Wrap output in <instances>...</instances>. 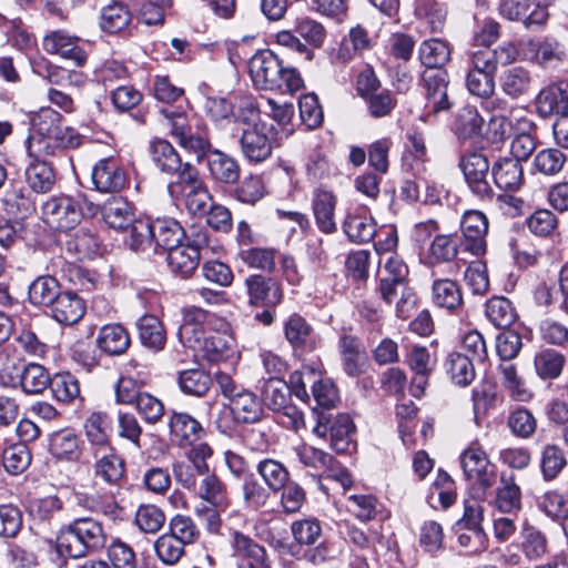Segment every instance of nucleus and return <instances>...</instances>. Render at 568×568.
<instances>
[{
	"label": "nucleus",
	"instance_id": "obj_35",
	"mask_svg": "<svg viewBox=\"0 0 568 568\" xmlns=\"http://www.w3.org/2000/svg\"><path fill=\"white\" fill-rule=\"evenodd\" d=\"M97 344L108 355H121L130 346V336L122 325L108 324L100 328Z\"/></svg>",
	"mask_w": 568,
	"mask_h": 568
},
{
	"label": "nucleus",
	"instance_id": "obj_5",
	"mask_svg": "<svg viewBox=\"0 0 568 568\" xmlns=\"http://www.w3.org/2000/svg\"><path fill=\"white\" fill-rule=\"evenodd\" d=\"M215 382L221 394L229 399V405L235 413L239 423L253 424L262 418V403L253 392L237 384L231 375L224 372L215 373Z\"/></svg>",
	"mask_w": 568,
	"mask_h": 568
},
{
	"label": "nucleus",
	"instance_id": "obj_31",
	"mask_svg": "<svg viewBox=\"0 0 568 568\" xmlns=\"http://www.w3.org/2000/svg\"><path fill=\"white\" fill-rule=\"evenodd\" d=\"M491 174L497 187L504 191L515 192L524 182L523 166L511 158L498 160L491 169Z\"/></svg>",
	"mask_w": 568,
	"mask_h": 568
},
{
	"label": "nucleus",
	"instance_id": "obj_29",
	"mask_svg": "<svg viewBox=\"0 0 568 568\" xmlns=\"http://www.w3.org/2000/svg\"><path fill=\"white\" fill-rule=\"evenodd\" d=\"M53 318L65 325L78 323L85 313L83 300L73 292H61L51 306Z\"/></svg>",
	"mask_w": 568,
	"mask_h": 568
},
{
	"label": "nucleus",
	"instance_id": "obj_3",
	"mask_svg": "<svg viewBox=\"0 0 568 568\" xmlns=\"http://www.w3.org/2000/svg\"><path fill=\"white\" fill-rule=\"evenodd\" d=\"M98 206L83 195L59 194L50 196L41 206L42 221L55 231L74 229L85 214L94 215Z\"/></svg>",
	"mask_w": 568,
	"mask_h": 568
},
{
	"label": "nucleus",
	"instance_id": "obj_11",
	"mask_svg": "<svg viewBox=\"0 0 568 568\" xmlns=\"http://www.w3.org/2000/svg\"><path fill=\"white\" fill-rule=\"evenodd\" d=\"M554 0H500L499 13L510 21H523L526 28L544 26L549 17L548 6Z\"/></svg>",
	"mask_w": 568,
	"mask_h": 568
},
{
	"label": "nucleus",
	"instance_id": "obj_2",
	"mask_svg": "<svg viewBox=\"0 0 568 568\" xmlns=\"http://www.w3.org/2000/svg\"><path fill=\"white\" fill-rule=\"evenodd\" d=\"M108 535L103 524L92 517H79L68 524L57 537V549L70 558H83L103 549Z\"/></svg>",
	"mask_w": 568,
	"mask_h": 568
},
{
	"label": "nucleus",
	"instance_id": "obj_46",
	"mask_svg": "<svg viewBox=\"0 0 568 568\" xmlns=\"http://www.w3.org/2000/svg\"><path fill=\"white\" fill-rule=\"evenodd\" d=\"M60 284L53 276H39L29 286V300L34 305L52 306L59 297Z\"/></svg>",
	"mask_w": 568,
	"mask_h": 568
},
{
	"label": "nucleus",
	"instance_id": "obj_58",
	"mask_svg": "<svg viewBox=\"0 0 568 568\" xmlns=\"http://www.w3.org/2000/svg\"><path fill=\"white\" fill-rule=\"evenodd\" d=\"M262 397L271 410H281L290 400V387L284 381L270 377L263 385Z\"/></svg>",
	"mask_w": 568,
	"mask_h": 568
},
{
	"label": "nucleus",
	"instance_id": "obj_40",
	"mask_svg": "<svg viewBox=\"0 0 568 568\" xmlns=\"http://www.w3.org/2000/svg\"><path fill=\"white\" fill-rule=\"evenodd\" d=\"M139 337L143 346L159 352L164 348L166 343V333L163 324L156 316L144 315L138 323Z\"/></svg>",
	"mask_w": 568,
	"mask_h": 568
},
{
	"label": "nucleus",
	"instance_id": "obj_13",
	"mask_svg": "<svg viewBox=\"0 0 568 568\" xmlns=\"http://www.w3.org/2000/svg\"><path fill=\"white\" fill-rule=\"evenodd\" d=\"M465 181L470 191L480 199H490L493 189L488 182V159L478 152L465 154L459 161Z\"/></svg>",
	"mask_w": 568,
	"mask_h": 568
},
{
	"label": "nucleus",
	"instance_id": "obj_34",
	"mask_svg": "<svg viewBox=\"0 0 568 568\" xmlns=\"http://www.w3.org/2000/svg\"><path fill=\"white\" fill-rule=\"evenodd\" d=\"M240 141L242 152L250 161L262 162L271 155L270 140L260 126L242 129Z\"/></svg>",
	"mask_w": 568,
	"mask_h": 568
},
{
	"label": "nucleus",
	"instance_id": "obj_17",
	"mask_svg": "<svg viewBox=\"0 0 568 568\" xmlns=\"http://www.w3.org/2000/svg\"><path fill=\"white\" fill-rule=\"evenodd\" d=\"M464 235L465 250L474 255H483L486 252V235L488 220L479 211H467L460 221Z\"/></svg>",
	"mask_w": 568,
	"mask_h": 568
},
{
	"label": "nucleus",
	"instance_id": "obj_47",
	"mask_svg": "<svg viewBox=\"0 0 568 568\" xmlns=\"http://www.w3.org/2000/svg\"><path fill=\"white\" fill-rule=\"evenodd\" d=\"M485 314L488 321L499 328H508L517 318L513 303L503 296L491 297L486 303Z\"/></svg>",
	"mask_w": 568,
	"mask_h": 568
},
{
	"label": "nucleus",
	"instance_id": "obj_33",
	"mask_svg": "<svg viewBox=\"0 0 568 568\" xmlns=\"http://www.w3.org/2000/svg\"><path fill=\"white\" fill-rule=\"evenodd\" d=\"M500 90L510 99H518L529 93L532 84L530 71L524 67H510L498 79Z\"/></svg>",
	"mask_w": 568,
	"mask_h": 568
},
{
	"label": "nucleus",
	"instance_id": "obj_1",
	"mask_svg": "<svg viewBox=\"0 0 568 568\" xmlns=\"http://www.w3.org/2000/svg\"><path fill=\"white\" fill-rule=\"evenodd\" d=\"M250 75L257 89L293 94L303 88V79L295 68H284L270 50L254 54L250 60Z\"/></svg>",
	"mask_w": 568,
	"mask_h": 568
},
{
	"label": "nucleus",
	"instance_id": "obj_63",
	"mask_svg": "<svg viewBox=\"0 0 568 568\" xmlns=\"http://www.w3.org/2000/svg\"><path fill=\"white\" fill-rule=\"evenodd\" d=\"M566 465L564 450L558 445L548 444L544 447L540 467L546 480L555 479Z\"/></svg>",
	"mask_w": 568,
	"mask_h": 568
},
{
	"label": "nucleus",
	"instance_id": "obj_30",
	"mask_svg": "<svg viewBox=\"0 0 568 568\" xmlns=\"http://www.w3.org/2000/svg\"><path fill=\"white\" fill-rule=\"evenodd\" d=\"M24 180L32 192L44 194L53 190L57 176L50 163L33 158L24 170Z\"/></svg>",
	"mask_w": 568,
	"mask_h": 568
},
{
	"label": "nucleus",
	"instance_id": "obj_6",
	"mask_svg": "<svg viewBox=\"0 0 568 568\" xmlns=\"http://www.w3.org/2000/svg\"><path fill=\"white\" fill-rule=\"evenodd\" d=\"M459 459L465 477L473 481L476 488L489 490L495 485L497 468L478 439L468 444Z\"/></svg>",
	"mask_w": 568,
	"mask_h": 568
},
{
	"label": "nucleus",
	"instance_id": "obj_48",
	"mask_svg": "<svg viewBox=\"0 0 568 568\" xmlns=\"http://www.w3.org/2000/svg\"><path fill=\"white\" fill-rule=\"evenodd\" d=\"M445 366L447 374L456 385L466 386L475 378L473 359L468 355L453 352L447 356Z\"/></svg>",
	"mask_w": 568,
	"mask_h": 568
},
{
	"label": "nucleus",
	"instance_id": "obj_8",
	"mask_svg": "<svg viewBox=\"0 0 568 568\" xmlns=\"http://www.w3.org/2000/svg\"><path fill=\"white\" fill-rule=\"evenodd\" d=\"M189 348L201 353L207 361L220 363L235 357V341L229 333V324L216 320V326L199 338L197 344Z\"/></svg>",
	"mask_w": 568,
	"mask_h": 568
},
{
	"label": "nucleus",
	"instance_id": "obj_27",
	"mask_svg": "<svg viewBox=\"0 0 568 568\" xmlns=\"http://www.w3.org/2000/svg\"><path fill=\"white\" fill-rule=\"evenodd\" d=\"M210 176L217 183L233 184L240 178V165L231 155L214 149L207 154Z\"/></svg>",
	"mask_w": 568,
	"mask_h": 568
},
{
	"label": "nucleus",
	"instance_id": "obj_24",
	"mask_svg": "<svg viewBox=\"0 0 568 568\" xmlns=\"http://www.w3.org/2000/svg\"><path fill=\"white\" fill-rule=\"evenodd\" d=\"M529 45L535 51L530 58L531 62L544 69L558 68L567 59L565 44L552 37H546L539 42L530 41Z\"/></svg>",
	"mask_w": 568,
	"mask_h": 568
},
{
	"label": "nucleus",
	"instance_id": "obj_18",
	"mask_svg": "<svg viewBox=\"0 0 568 568\" xmlns=\"http://www.w3.org/2000/svg\"><path fill=\"white\" fill-rule=\"evenodd\" d=\"M535 106L544 119L568 113V82L559 81L540 90L535 99Z\"/></svg>",
	"mask_w": 568,
	"mask_h": 568
},
{
	"label": "nucleus",
	"instance_id": "obj_45",
	"mask_svg": "<svg viewBox=\"0 0 568 568\" xmlns=\"http://www.w3.org/2000/svg\"><path fill=\"white\" fill-rule=\"evenodd\" d=\"M196 496L213 506H229L226 487L215 474H206L193 490Z\"/></svg>",
	"mask_w": 568,
	"mask_h": 568
},
{
	"label": "nucleus",
	"instance_id": "obj_7",
	"mask_svg": "<svg viewBox=\"0 0 568 568\" xmlns=\"http://www.w3.org/2000/svg\"><path fill=\"white\" fill-rule=\"evenodd\" d=\"M313 371L295 372L291 375L292 392L302 400H308L307 385H311L312 395L320 407L333 408L338 402V392L334 383L327 377L315 378Z\"/></svg>",
	"mask_w": 568,
	"mask_h": 568
},
{
	"label": "nucleus",
	"instance_id": "obj_38",
	"mask_svg": "<svg viewBox=\"0 0 568 568\" xmlns=\"http://www.w3.org/2000/svg\"><path fill=\"white\" fill-rule=\"evenodd\" d=\"M498 374L503 387L514 400L528 402L531 399L532 393L513 363H501L498 366Z\"/></svg>",
	"mask_w": 568,
	"mask_h": 568
},
{
	"label": "nucleus",
	"instance_id": "obj_55",
	"mask_svg": "<svg viewBox=\"0 0 568 568\" xmlns=\"http://www.w3.org/2000/svg\"><path fill=\"white\" fill-rule=\"evenodd\" d=\"M130 235L126 240L128 245L135 252H144L149 248L154 250L153 221L134 220L129 226Z\"/></svg>",
	"mask_w": 568,
	"mask_h": 568
},
{
	"label": "nucleus",
	"instance_id": "obj_51",
	"mask_svg": "<svg viewBox=\"0 0 568 568\" xmlns=\"http://www.w3.org/2000/svg\"><path fill=\"white\" fill-rule=\"evenodd\" d=\"M495 504L501 513H513L520 509L521 493L513 475L508 477L501 476Z\"/></svg>",
	"mask_w": 568,
	"mask_h": 568
},
{
	"label": "nucleus",
	"instance_id": "obj_10",
	"mask_svg": "<svg viewBox=\"0 0 568 568\" xmlns=\"http://www.w3.org/2000/svg\"><path fill=\"white\" fill-rule=\"evenodd\" d=\"M422 81L426 100L422 120L428 121L430 115L450 108L447 94L449 78L445 69L425 70L422 73Z\"/></svg>",
	"mask_w": 568,
	"mask_h": 568
},
{
	"label": "nucleus",
	"instance_id": "obj_56",
	"mask_svg": "<svg viewBox=\"0 0 568 568\" xmlns=\"http://www.w3.org/2000/svg\"><path fill=\"white\" fill-rule=\"evenodd\" d=\"M168 534L183 545H193L200 538L201 531L195 521L186 515H174L168 525Z\"/></svg>",
	"mask_w": 568,
	"mask_h": 568
},
{
	"label": "nucleus",
	"instance_id": "obj_61",
	"mask_svg": "<svg viewBox=\"0 0 568 568\" xmlns=\"http://www.w3.org/2000/svg\"><path fill=\"white\" fill-rule=\"evenodd\" d=\"M185 545L164 532L154 542V550L159 560L164 565H175L185 554Z\"/></svg>",
	"mask_w": 568,
	"mask_h": 568
},
{
	"label": "nucleus",
	"instance_id": "obj_43",
	"mask_svg": "<svg viewBox=\"0 0 568 568\" xmlns=\"http://www.w3.org/2000/svg\"><path fill=\"white\" fill-rule=\"evenodd\" d=\"M152 159L155 165L164 173L181 174L184 164L175 149L165 140L152 143Z\"/></svg>",
	"mask_w": 568,
	"mask_h": 568
},
{
	"label": "nucleus",
	"instance_id": "obj_37",
	"mask_svg": "<svg viewBox=\"0 0 568 568\" xmlns=\"http://www.w3.org/2000/svg\"><path fill=\"white\" fill-rule=\"evenodd\" d=\"M153 232L155 233L154 251H156L158 247L169 251L181 244L183 237H187L180 223L170 217H158L153 220Z\"/></svg>",
	"mask_w": 568,
	"mask_h": 568
},
{
	"label": "nucleus",
	"instance_id": "obj_12",
	"mask_svg": "<svg viewBox=\"0 0 568 568\" xmlns=\"http://www.w3.org/2000/svg\"><path fill=\"white\" fill-rule=\"evenodd\" d=\"M355 426L352 418L347 414H337L332 417L321 413L317 415V423L313 428V433L318 437L331 436V447L336 453H346L352 445V436Z\"/></svg>",
	"mask_w": 568,
	"mask_h": 568
},
{
	"label": "nucleus",
	"instance_id": "obj_19",
	"mask_svg": "<svg viewBox=\"0 0 568 568\" xmlns=\"http://www.w3.org/2000/svg\"><path fill=\"white\" fill-rule=\"evenodd\" d=\"M94 476L109 485H118L125 474V463L112 447L92 452Z\"/></svg>",
	"mask_w": 568,
	"mask_h": 568
},
{
	"label": "nucleus",
	"instance_id": "obj_14",
	"mask_svg": "<svg viewBox=\"0 0 568 568\" xmlns=\"http://www.w3.org/2000/svg\"><path fill=\"white\" fill-rule=\"evenodd\" d=\"M216 320L212 314L200 307L184 308L183 321L178 331L180 342L187 348L192 344H197L200 337L216 326Z\"/></svg>",
	"mask_w": 568,
	"mask_h": 568
},
{
	"label": "nucleus",
	"instance_id": "obj_23",
	"mask_svg": "<svg viewBox=\"0 0 568 568\" xmlns=\"http://www.w3.org/2000/svg\"><path fill=\"white\" fill-rule=\"evenodd\" d=\"M343 230L349 241L357 244L368 243L377 234L374 219L362 209L348 212L343 223Z\"/></svg>",
	"mask_w": 568,
	"mask_h": 568
},
{
	"label": "nucleus",
	"instance_id": "obj_26",
	"mask_svg": "<svg viewBox=\"0 0 568 568\" xmlns=\"http://www.w3.org/2000/svg\"><path fill=\"white\" fill-rule=\"evenodd\" d=\"M336 196L326 190H316L312 200L315 222L321 232L331 234L336 231Z\"/></svg>",
	"mask_w": 568,
	"mask_h": 568
},
{
	"label": "nucleus",
	"instance_id": "obj_21",
	"mask_svg": "<svg viewBox=\"0 0 568 568\" xmlns=\"http://www.w3.org/2000/svg\"><path fill=\"white\" fill-rule=\"evenodd\" d=\"M125 181L124 171L112 158L102 159L93 166L92 183L100 192H119L125 185Z\"/></svg>",
	"mask_w": 568,
	"mask_h": 568
},
{
	"label": "nucleus",
	"instance_id": "obj_50",
	"mask_svg": "<svg viewBox=\"0 0 568 568\" xmlns=\"http://www.w3.org/2000/svg\"><path fill=\"white\" fill-rule=\"evenodd\" d=\"M169 427L172 435L186 444H192L203 433L201 424L186 413H172Z\"/></svg>",
	"mask_w": 568,
	"mask_h": 568
},
{
	"label": "nucleus",
	"instance_id": "obj_4",
	"mask_svg": "<svg viewBox=\"0 0 568 568\" xmlns=\"http://www.w3.org/2000/svg\"><path fill=\"white\" fill-rule=\"evenodd\" d=\"M168 192L176 204H183L192 214L206 213L212 200L199 170L189 162L178 179L168 184Z\"/></svg>",
	"mask_w": 568,
	"mask_h": 568
},
{
	"label": "nucleus",
	"instance_id": "obj_49",
	"mask_svg": "<svg viewBox=\"0 0 568 568\" xmlns=\"http://www.w3.org/2000/svg\"><path fill=\"white\" fill-rule=\"evenodd\" d=\"M458 254V240L452 234H438L432 241L427 258L430 265L450 263Z\"/></svg>",
	"mask_w": 568,
	"mask_h": 568
},
{
	"label": "nucleus",
	"instance_id": "obj_53",
	"mask_svg": "<svg viewBox=\"0 0 568 568\" xmlns=\"http://www.w3.org/2000/svg\"><path fill=\"white\" fill-rule=\"evenodd\" d=\"M85 436L91 445V453L112 447L108 435L106 416L101 413H92L84 424Z\"/></svg>",
	"mask_w": 568,
	"mask_h": 568
},
{
	"label": "nucleus",
	"instance_id": "obj_54",
	"mask_svg": "<svg viewBox=\"0 0 568 568\" xmlns=\"http://www.w3.org/2000/svg\"><path fill=\"white\" fill-rule=\"evenodd\" d=\"M50 388L53 397L64 404L73 403L80 397V383L71 373H58L51 378Z\"/></svg>",
	"mask_w": 568,
	"mask_h": 568
},
{
	"label": "nucleus",
	"instance_id": "obj_57",
	"mask_svg": "<svg viewBox=\"0 0 568 568\" xmlns=\"http://www.w3.org/2000/svg\"><path fill=\"white\" fill-rule=\"evenodd\" d=\"M484 119L475 106L466 105L462 108L455 120L456 133L463 138H474L481 133Z\"/></svg>",
	"mask_w": 568,
	"mask_h": 568
},
{
	"label": "nucleus",
	"instance_id": "obj_60",
	"mask_svg": "<svg viewBox=\"0 0 568 568\" xmlns=\"http://www.w3.org/2000/svg\"><path fill=\"white\" fill-rule=\"evenodd\" d=\"M339 349L345 372L349 376L359 374L364 354L359 349V343L355 337L344 335L339 339Z\"/></svg>",
	"mask_w": 568,
	"mask_h": 568
},
{
	"label": "nucleus",
	"instance_id": "obj_52",
	"mask_svg": "<svg viewBox=\"0 0 568 568\" xmlns=\"http://www.w3.org/2000/svg\"><path fill=\"white\" fill-rule=\"evenodd\" d=\"M21 388L27 394H40L50 386L51 378L44 366L29 363L23 366L19 376Z\"/></svg>",
	"mask_w": 568,
	"mask_h": 568
},
{
	"label": "nucleus",
	"instance_id": "obj_15",
	"mask_svg": "<svg viewBox=\"0 0 568 568\" xmlns=\"http://www.w3.org/2000/svg\"><path fill=\"white\" fill-rule=\"evenodd\" d=\"M42 45L48 53L58 54L65 60H70L77 67L87 62L88 54L80 47V38L70 34L65 30L51 31L43 38Z\"/></svg>",
	"mask_w": 568,
	"mask_h": 568
},
{
	"label": "nucleus",
	"instance_id": "obj_39",
	"mask_svg": "<svg viewBox=\"0 0 568 568\" xmlns=\"http://www.w3.org/2000/svg\"><path fill=\"white\" fill-rule=\"evenodd\" d=\"M139 363L135 359H131L125 364V373L128 375L121 376L115 385V402L118 404L133 405L140 398L143 392V381H138L133 375L132 371L139 367Z\"/></svg>",
	"mask_w": 568,
	"mask_h": 568
},
{
	"label": "nucleus",
	"instance_id": "obj_28",
	"mask_svg": "<svg viewBox=\"0 0 568 568\" xmlns=\"http://www.w3.org/2000/svg\"><path fill=\"white\" fill-rule=\"evenodd\" d=\"M417 53L426 70H438L450 61L452 48L446 40L430 38L420 42Z\"/></svg>",
	"mask_w": 568,
	"mask_h": 568
},
{
	"label": "nucleus",
	"instance_id": "obj_20",
	"mask_svg": "<svg viewBox=\"0 0 568 568\" xmlns=\"http://www.w3.org/2000/svg\"><path fill=\"white\" fill-rule=\"evenodd\" d=\"M233 555L245 560L237 568H271L264 547L241 531L234 530L231 536Z\"/></svg>",
	"mask_w": 568,
	"mask_h": 568
},
{
	"label": "nucleus",
	"instance_id": "obj_41",
	"mask_svg": "<svg viewBox=\"0 0 568 568\" xmlns=\"http://www.w3.org/2000/svg\"><path fill=\"white\" fill-rule=\"evenodd\" d=\"M104 222L112 229L125 230L134 221L131 205L122 197L109 200L101 209Z\"/></svg>",
	"mask_w": 568,
	"mask_h": 568
},
{
	"label": "nucleus",
	"instance_id": "obj_64",
	"mask_svg": "<svg viewBox=\"0 0 568 568\" xmlns=\"http://www.w3.org/2000/svg\"><path fill=\"white\" fill-rule=\"evenodd\" d=\"M31 463V454L24 444H13L2 454L4 469L11 475L23 473Z\"/></svg>",
	"mask_w": 568,
	"mask_h": 568
},
{
	"label": "nucleus",
	"instance_id": "obj_9",
	"mask_svg": "<svg viewBox=\"0 0 568 568\" xmlns=\"http://www.w3.org/2000/svg\"><path fill=\"white\" fill-rule=\"evenodd\" d=\"M207 246L205 232H196L187 236L185 242L168 251V265L170 270L183 278L190 277L196 270L201 252Z\"/></svg>",
	"mask_w": 568,
	"mask_h": 568
},
{
	"label": "nucleus",
	"instance_id": "obj_32",
	"mask_svg": "<svg viewBox=\"0 0 568 568\" xmlns=\"http://www.w3.org/2000/svg\"><path fill=\"white\" fill-rule=\"evenodd\" d=\"M284 334L287 342L294 348L313 349L316 345V336L312 326L300 314H292L284 323Z\"/></svg>",
	"mask_w": 568,
	"mask_h": 568
},
{
	"label": "nucleus",
	"instance_id": "obj_59",
	"mask_svg": "<svg viewBox=\"0 0 568 568\" xmlns=\"http://www.w3.org/2000/svg\"><path fill=\"white\" fill-rule=\"evenodd\" d=\"M67 250L77 255L79 260L92 258L99 250L97 236L89 230H79L67 241Z\"/></svg>",
	"mask_w": 568,
	"mask_h": 568
},
{
	"label": "nucleus",
	"instance_id": "obj_36",
	"mask_svg": "<svg viewBox=\"0 0 568 568\" xmlns=\"http://www.w3.org/2000/svg\"><path fill=\"white\" fill-rule=\"evenodd\" d=\"M566 365V357L552 348H542L534 356V368L541 381L557 379Z\"/></svg>",
	"mask_w": 568,
	"mask_h": 568
},
{
	"label": "nucleus",
	"instance_id": "obj_25",
	"mask_svg": "<svg viewBox=\"0 0 568 568\" xmlns=\"http://www.w3.org/2000/svg\"><path fill=\"white\" fill-rule=\"evenodd\" d=\"M81 443L80 437L73 429H60L51 434L49 452L57 459L77 462L82 453Z\"/></svg>",
	"mask_w": 568,
	"mask_h": 568
},
{
	"label": "nucleus",
	"instance_id": "obj_22",
	"mask_svg": "<svg viewBox=\"0 0 568 568\" xmlns=\"http://www.w3.org/2000/svg\"><path fill=\"white\" fill-rule=\"evenodd\" d=\"M22 182L12 180L4 191L1 203L6 213L17 219H26L36 211V202Z\"/></svg>",
	"mask_w": 568,
	"mask_h": 568
},
{
	"label": "nucleus",
	"instance_id": "obj_42",
	"mask_svg": "<svg viewBox=\"0 0 568 568\" xmlns=\"http://www.w3.org/2000/svg\"><path fill=\"white\" fill-rule=\"evenodd\" d=\"M432 298L435 305L448 311L458 308L463 303L458 284L449 278H435L432 286Z\"/></svg>",
	"mask_w": 568,
	"mask_h": 568
},
{
	"label": "nucleus",
	"instance_id": "obj_44",
	"mask_svg": "<svg viewBox=\"0 0 568 568\" xmlns=\"http://www.w3.org/2000/svg\"><path fill=\"white\" fill-rule=\"evenodd\" d=\"M256 471L267 486V489L277 493L290 480L287 468L278 460L264 458L256 465Z\"/></svg>",
	"mask_w": 568,
	"mask_h": 568
},
{
	"label": "nucleus",
	"instance_id": "obj_16",
	"mask_svg": "<svg viewBox=\"0 0 568 568\" xmlns=\"http://www.w3.org/2000/svg\"><path fill=\"white\" fill-rule=\"evenodd\" d=\"M245 287L254 306L275 307L284 297L282 285L272 277L251 275L245 280Z\"/></svg>",
	"mask_w": 568,
	"mask_h": 568
},
{
	"label": "nucleus",
	"instance_id": "obj_62",
	"mask_svg": "<svg viewBox=\"0 0 568 568\" xmlns=\"http://www.w3.org/2000/svg\"><path fill=\"white\" fill-rule=\"evenodd\" d=\"M165 514L155 505H141L136 513L134 523L145 534L158 532L165 524Z\"/></svg>",
	"mask_w": 568,
	"mask_h": 568
}]
</instances>
